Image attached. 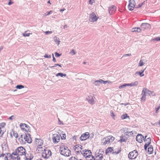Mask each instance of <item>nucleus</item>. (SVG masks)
Returning <instances> with one entry per match:
<instances>
[{"label":"nucleus","mask_w":160,"mask_h":160,"mask_svg":"<svg viewBox=\"0 0 160 160\" xmlns=\"http://www.w3.org/2000/svg\"><path fill=\"white\" fill-rule=\"evenodd\" d=\"M19 141L22 144H25L26 142L31 143L32 142V139L29 134H22L19 138Z\"/></svg>","instance_id":"f257e3e1"},{"label":"nucleus","mask_w":160,"mask_h":160,"mask_svg":"<svg viewBox=\"0 0 160 160\" xmlns=\"http://www.w3.org/2000/svg\"><path fill=\"white\" fill-rule=\"evenodd\" d=\"M114 140V138L111 136H108L104 138L102 141L103 145H105L112 143Z\"/></svg>","instance_id":"f03ea898"},{"label":"nucleus","mask_w":160,"mask_h":160,"mask_svg":"<svg viewBox=\"0 0 160 160\" xmlns=\"http://www.w3.org/2000/svg\"><path fill=\"white\" fill-rule=\"evenodd\" d=\"M60 151V153L65 156H69L71 154V151L67 147L66 148L64 147H61Z\"/></svg>","instance_id":"7ed1b4c3"},{"label":"nucleus","mask_w":160,"mask_h":160,"mask_svg":"<svg viewBox=\"0 0 160 160\" xmlns=\"http://www.w3.org/2000/svg\"><path fill=\"white\" fill-rule=\"evenodd\" d=\"M19 156L24 155L26 152L25 149L23 147L21 146L17 148L15 151Z\"/></svg>","instance_id":"20e7f679"},{"label":"nucleus","mask_w":160,"mask_h":160,"mask_svg":"<svg viewBox=\"0 0 160 160\" xmlns=\"http://www.w3.org/2000/svg\"><path fill=\"white\" fill-rule=\"evenodd\" d=\"M8 153V155L12 160H20V156L15 151L13 152L11 154Z\"/></svg>","instance_id":"39448f33"},{"label":"nucleus","mask_w":160,"mask_h":160,"mask_svg":"<svg viewBox=\"0 0 160 160\" xmlns=\"http://www.w3.org/2000/svg\"><path fill=\"white\" fill-rule=\"evenodd\" d=\"M138 156V151L136 150H134L129 153L128 157L131 159H135Z\"/></svg>","instance_id":"423d86ee"},{"label":"nucleus","mask_w":160,"mask_h":160,"mask_svg":"<svg viewBox=\"0 0 160 160\" xmlns=\"http://www.w3.org/2000/svg\"><path fill=\"white\" fill-rule=\"evenodd\" d=\"M20 127L21 129L23 131L28 132L30 131V127L25 123H21Z\"/></svg>","instance_id":"0eeeda50"},{"label":"nucleus","mask_w":160,"mask_h":160,"mask_svg":"<svg viewBox=\"0 0 160 160\" xmlns=\"http://www.w3.org/2000/svg\"><path fill=\"white\" fill-rule=\"evenodd\" d=\"M98 17H97L94 12H92L89 16V20L91 22L96 21Z\"/></svg>","instance_id":"6e6552de"},{"label":"nucleus","mask_w":160,"mask_h":160,"mask_svg":"<svg viewBox=\"0 0 160 160\" xmlns=\"http://www.w3.org/2000/svg\"><path fill=\"white\" fill-rule=\"evenodd\" d=\"M82 146L80 145H77L74 146L73 149L77 154H82Z\"/></svg>","instance_id":"1a4fd4ad"},{"label":"nucleus","mask_w":160,"mask_h":160,"mask_svg":"<svg viewBox=\"0 0 160 160\" xmlns=\"http://www.w3.org/2000/svg\"><path fill=\"white\" fill-rule=\"evenodd\" d=\"M52 140L54 144L58 143L60 140V136L57 134H55L52 135Z\"/></svg>","instance_id":"9d476101"},{"label":"nucleus","mask_w":160,"mask_h":160,"mask_svg":"<svg viewBox=\"0 0 160 160\" xmlns=\"http://www.w3.org/2000/svg\"><path fill=\"white\" fill-rule=\"evenodd\" d=\"M129 4L128 6V9L130 11H132L136 4L134 0H129Z\"/></svg>","instance_id":"9b49d317"},{"label":"nucleus","mask_w":160,"mask_h":160,"mask_svg":"<svg viewBox=\"0 0 160 160\" xmlns=\"http://www.w3.org/2000/svg\"><path fill=\"white\" fill-rule=\"evenodd\" d=\"M99 152L95 153V160H102L103 157V155L102 154L100 153Z\"/></svg>","instance_id":"f8f14e48"},{"label":"nucleus","mask_w":160,"mask_h":160,"mask_svg":"<svg viewBox=\"0 0 160 160\" xmlns=\"http://www.w3.org/2000/svg\"><path fill=\"white\" fill-rule=\"evenodd\" d=\"M109 82V81H105L102 79H100L98 80L94 81L93 82V83L95 85L97 86H99L100 85V83H103L104 84H105L107 83V82Z\"/></svg>","instance_id":"ddd939ff"},{"label":"nucleus","mask_w":160,"mask_h":160,"mask_svg":"<svg viewBox=\"0 0 160 160\" xmlns=\"http://www.w3.org/2000/svg\"><path fill=\"white\" fill-rule=\"evenodd\" d=\"M89 137V133L88 132H86L83 134L80 138L81 141H83L88 138Z\"/></svg>","instance_id":"4468645a"},{"label":"nucleus","mask_w":160,"mask_h":160,"mask_svg":"<svg viewBox=\"0 0 160 160\" xmlns=\"http://www.w3.org/2000/svg\"><path fill=\"white\" fill-rule=\"evenodd\" d=\"M150 28V25L148 23H143L141 25V31H144L146 29Z\"/></svg>","instance_id":"2eb2a0df"},{"label":"nucleus","mask_w":160,"mask_h":160,"mask_svg":"<svg viewBox=\"0 0 160 160\" xmlns=\"http://www.w3.org/2000/svg\"><path fill=\"white\" fill-rule=\"evenodd\" d=\"M84 152L82 154L85 158H89L92 155V152L90 150H85L82 151Z\"/></svg>","instance_id":"dca6fc26"},{"label":"nucleus","mask_w":160,"mask_h":160,"mask_svg":"<svg viewBox=\"0 0 160 160\" xmlns=\"http://www.w3.org/2000/svg\"><path fill=\"white\" fill-rule=\"evenodd\" d=\"M34 144L37 147L36 151L37 152V153H39L40 150V148L39 147V146H40L39 139L36 138H35V140Z\"/></svg>","instance_id":"f3484780"},{"label":"nucleus","mask_w":160,"mask_h":160,"mask_svg":"<svg viewBox=\"0 0 160 160\" xmlns=\"http://www.w3.org/2000/svg\"><path fill=\"white\" fill-rule=\"evenodd\" d=\"M25 158V160H31L33 158V155L30 152H28L24 154Z\"/></svg>","instance_id":"a211bd4d"},{"label":"nucleus","mask_w":160,"mask_h":160,"mask_svg":"<svg viewBox=\"0 0 160 160\" xmlns=\"http://www.w3.org/2000/svg\"><path fill=\"white\" fill-rule=\"evenodd\" d=\"M6 125L5 123L4 122L0 123V134H3L4 131H5V127Z\"/></svg>","instance_id":"6ab92c4d"},{"label":"nucleus","mask_w":160,"mask_h":160,"mask_svg":"<svg viewBox=\"0 0 160 160\" xmlns=\"http://www.w3.org/2000/svg\"><path fill=\"white\" fill-rule=\"evenodd\" d=\"M136 140L139 143H141L142 142V140H144L143 136L141 134H138L136 138Z\"/></svg>","instance_id":"aec40b11"},{"label":"nucleus","mask_w":160,"mask_h":160,"mask_svg":"<svg viewBox=\"0 0 160 160\" xmlns=\"http://www.w3.org/2000/svg\"><path fill=\"white\" fill-rule=\"evenodd\" d=\"M146 90H147V88H143L142 93V96L141 98L142 100L144 101L146 99V94H147Z\"/></svg>","instance_id":"412c9836"},{"label":"nucleus","mask_w":160,"mask_h":160,"mask_svg":"<svg viewBox=\"0 0 160 160\" xmlns=\"http://www.w3.org/2000/svg\"><path fill=\"white\" fill-rule=\"evenodd\" d=\"M116 10V6L114 5H112L109 7L108 9V12L110 14H112L115 12Z\"/></svg>","instance_id":"4be33fe9"},{"label":"nucleus","mask_w":160,"mask_h":160,"mask_svg":"<svg viewBox=\"0 0 160 160\" xmlns=\"http://www.w3.org/2000/svg\"><path fill=\"white\" fill-rule=\"evenodd\" d=\"M10 136L12 138H17L18 136L17 132L15 131L12 130L10 132Z\"/></svg>","instance_id":"5701e85b"},{"label":"nucleus","mask_w":160,"mask_h":160,"mask_svg":"<svg viewBox=\"0 0 160 160\" xmlns=\"http://www.w3.org/2000/svg\"><path fill=\"white\" fill-rule=\"evenodd\" d=\"M87 99L88 102L92 105L94 104L95 103V101L92 96H88V97L87 98Z\"/></svg>","instance_id":"b1692460"},{"label":"nucleus","mask_w":160,"mask_h":160,"mask_svg":"<svg viewBox=\"0 0 160 160\" xmlns=\"http://www.w3.org/2000/svg\"><path fill=\"white\" fill-rule=\"evenodd\" d=\"M44 150H41V151H42V157L44 158H47L48 156V155L46 153V152L48 151L47 150H46L44 148Z\"/></svg>","instance_id":"393cba45"},{"label":"nucleus","mask_w":160,"mask_h":160,"mask_svg":"<svg viewBox=\"0 0 160 160\" xmlns=\"http://www.w3.org/2000/svg\"><path fill=\"white\" fill-rule=\"evenodd\" d=\"M127 139L124 136L122 135L120 137V139L118 141L121 143L122 142H126L127 141Z\"/></svg>","instance_id":"a878e982"},{"label":"nucleus","mask_w":160,"mask_h":160,"mask_svg":"<svg viewBox=\"0 0 160 160\" xmlns=\"http://www.w3.org/2000/svg\"><path fill=\"white\" fill-rule=\"evenodd\" d=\"M141 31L140 28H135L132 29V32H140Z\"/></svg>","instance_id":"bb28decb"},{"label":"nucleus","mask_w":160,"mask_h":160,"mask_svg":"<svg viewBox=\"0 0 160 160\" xmlns=\"http://www.w3.org/2000/svg\"><path fill=\"white\" fill-rule=\"evenodd\" d=\"M145 69H144L143 70H141L140 71L138 72H136L135 74H139V75H140V77H142L144 76V74H143V73L145 71Z\"/></svg>","instance_id":"cd10ccee"},{"label":"nucleus","mask_w":160,"mask_h":160,"mask_svg":"<svg viewBox=\"0 0 160 160\" xmlns=\"http://www.w3.org/2000/svg\"><path fill=\"white\" fill-rule=\"evenodd\" d=\"M148 152L149 154H152L153 152V148L152 146H150L148 148Z\"/></svg>","instance_id":"c85d7f7f"},{"label":"nucleus","mask_w":160,"mask_h":160,"mask_svg":"<svg viewBox=\"0 0 160 160\" xmlns=\"http://www.w3.org/2000/svg\"><path fill=\"white\" fill-rule=\"evenodd\" d=\"M146 142L145 144H147L148 146H149V144L151 142V139L150 137L147 138L146 140L145 141Z\"/></svg>","instance_id":"c756f323"},{"label":"nucleus","mask_w":160,"mask_h":160,"mask_svg":"<svg viewBox=\"0 0 160 160\" xmlns=\"http://www.w3.org/2000/svg\"><path fill=\"white\" fill-rule=\"evenodd\" d=\"M54 40L56 43L58 44V45L60 42L59 38L58 37L55 36L54 38Z\"/></svg>","instance_id":"7c9ffc66"},{"label":"nucleus","mask_w":160,"mask_h":160,"mask_svg":"<svg viewBox=\"0 0 160 160\" xmlns=\"http://www.w3.org/2000/svg\"><path fill=\"white\" fill-rule=\"evenodd\" d=\"M138 84V82L137 81L135 82H134L132 83H128V86L131 87L137 86Z\"/></svg>","instance_id":"2f4dec72"},{"label":"nucleus","mask_w":160,"mask_h":160,"mask_svg":"<svg viewBox=\"0 0 160 160\" xmlns=\"http://www.w3.org/2000/svg\"><path fill=\"white\" fill-rule=\"evenodd\" d=\"M147 91V94L149 96H151L152 95V96H155V94L154 93V94H153V92H152L149 90L148 89H147V90H146Z\"/></svg>","instance_id":"473e14b6"},{"label":"nucleus","mask_w":160,"mask_h":160,"mask_svg":"<svg viewBox=\"0 0 160 160\" xmlns=\"http://www.w3.org/2000/svg\"><path fill=\"white\" fill-rule=\"evenodd\" d=\"M113 151V148L112 147H109L108 148L106 151V153L107 154L108 152H110Z\"/></svg>","instance_id":"72a5a7b5"},{"label":"nucleus","mask_w":160,"mask_h":160,"mask_svg":"<svg viewBox=\"0 0 160 160\" xmlns=\"http://www.w3.org/2000/svg\"><path fill=\"white\" fill-rule=\"evenodd\" d=\"M125 134L128 136H131L132 135L133 133L132 131L130 132H124Z\"/></svg>","instance_id":"f704fd0d"},{"label":"nucleus","mask_w":160,"mask_h":160,"mask_svg":"<svg viewBox=\"0 0 160 160\" xmlns=\"http://www.w3.org/2000/svg\"><path fill=\"white\" fill-rule=\"evenodd\" d=\"M128 86V83H124L122 85H120L119 87V89H122L125 88L126 86Z\"/></svg>","instance_id":"c9c22d12"},{"label":"nucleus","mask_w":160,"mask_h":160,"mask_svg":"<svg viewBox=\"0 0 160 160\" xmlns=\"http://www.w3.org/2000/svg\"><path fill=\"white\" fill-rule=\"evenodd\" d=\"M66 74H63L61 72H59L56 74V76H60L61 77H62L63 76H66Z\"/></svg>","instance_id":"e433bc0d"},{"label":"nucleus","mask_w":160,"mask_h":160,"mask_svg":"<svg viewBox=\"0 0 160 160\" xmlns=\"http://www.w3.org/2000/svg\"><path fill=\"white\" fill-rule=\"evenodd\" d=\"M127 118H129V116L126 113L122 115L121 116V118L122 119H125Z\"/></svg>","instance_id":"4c0bfd02"},{"label":"nucleus","mask_w":160,"mask_h":160,"mask_svg":"<svg viewBox=\"0 0 160 160\" xmlns=\"http://www.w3.org/2000/svg\"><path fill=\"white\" fill-rule=\"evenodd\" d=\"M16 88L18 89H21L24 88V86L22 85H18L16 86Z\"/></svg>","instance_id":"58836bf2"},{"label":"nucleus","mask_w":160,"mask_h":160,"mask_svg":"<svg viewBox=\"0 0 160 160\" xmlns=\"http://www.w3.org/2000/svg\"><path fill=\"white\" fill-rule=\"evenodd\" d=\"M144 64V63H143V61L141 60H140L139 63H138V66H143Z\"/></svg>","instance_id":"ea45409f"},{"label":"nucleus","mask_w":160,"mask_h":160,"mask_svg":"<svg viewBox=\"0 0 160 160\" xmlns=\"http://www.w3.org/2000/svg\"><path fill=\"white\" fill-rule=\"evenodd\" d=\"M26 32H25V33H22V35L24 37H28L29 36L30 34H32V33H26Z\"/></svg>","instance_id":"a19ab883"},{"label":"nucleus","mask_w":160,"mask_h":160,"mask_svg":"<svg viewBox=\"0 0 160 160\" xmlns=\"http://www.w3.org/2000/svg\"><path fill=\"white\" fill-rule=\"evenodd\" d=\"M61 139L62 140H65L66 138V136L65 134H62V136H61Z\"/></svg>","instance_id":"79ce46f5"},{"label":"nucleus","mask_w":160,"mask_h":160,"mask_svg":"<svg viewBox=\"0 0 160 160\" xmlns=\"http://www.w3.org/2000/svg\"><path fill=\"white\" fill-rule=\"evenodd\" d=\"M7 155V153L4 154L2 153L1 151H0V158L5 157V156Z\"/></svg>","instance_id":"37998d69"},{"label":"nucleus","mask_w":160,"mask_h":160,"mask_svg":"<svg viewBox=\"0 0 160 160\" xmlns=\"http://www.w3.org/2000/svg\"><path fill=\"white\" fill-rule=\"evenodd\" d=\"M61 54H59L57 52H55V55L56 57H59L61 55Z\"/></svg>","instance_id":"c03bdc74"},{"label":"nucleus","mask_w":160,"mask_h":160,"mask_svg":"<svg viewBox=\"0 0 160 160\" xmlns=\"http://www.w3.org/2000/svg\"><path fill=\"white\" fill-rule=\"evenodd\" d=\"M57 66H59L60 67H61V64H54V66H51V67H50V68H54V67H56Z\"/></svg>","instance_id":"a18cd8bd"},{"label":"nucleus","mask_w":160,"mask_h":160,"mask_svg":"<svg viewBox=\"0 0 160 160\" xmlns=\"http://www.w3.org/2000/svg\"><path fill=\"white\" fill-rule=\"evenodd\" d=\"M152 40L153 41H160V37H157L155 38H153L152 39Z\"/></svg>","instance_id":"49530a36"},{"label":"nucleus","mask_w":160,"mask_h":160,"mask_svg":"<svg viewBox=\"0 0 160 160\" xmlns=\"http://www.w3.org/2000/svg\"><path fill=\"white\" fill-rule=\"evenodd\" d=\"M160 108V104L157 105L155 107V110H159Z\"/></svg>","instance_id":"de8ad7c7"},{"label":"nucleus","mask_w":160,"mask_h":160,"mask_svg":"<svg viewBox=\"0 0 160 160\" xmlns=\"http://www.w3.org/2000/svg\"><path fill=\"white\" fill-rule=\"evenodd\" d=\"M71 54H72V55H75L76 54V52L75 51L74 49H72L70 52Z\"/></svg>","instance_id":"09e8293b"},{"label":"nucleus","mask_w":160,"mask_h":160,"mask_svg":"<svg viewBox=\"0 0 160 160\" xmlns=\"http://www.w3.org/2000/svg\"><path fill=\"white\" fill-rule=\"evenodd\" d=\"M45 58H51V56L50 55H48L47 54H45L44 56Z\"/></svg>","instance_id":"8fccbe9b"},{"label":"nucleus","mask_w":160,"mask_h":160,"mask_svg":"<svg viewBox=\"0 0 160 160\" xmlns=\"http://www.w3.org/2000/svg\"><path fill=\"white\" fill-rule=\"evenodd\" d=\"M91 158L87 159V160H95V157L94 156L91 155Z\"/></svg>","instance_id":"3c124183"},{"label":"nucleus","mask_w":160,"mask_h":160,"mask_svg":"<svg viewBox=\"0 0 160 160\" xmlns=\"http://www.w3.org/2000/svg\"><path fill=\"white\" fill-rule=\"evenodd\" d=\"M69 160H78L74 157H72L69 159Z\"/></svg>","instance_id":"603ef678"},{"label":"nucleus","mask_w":160,"mask_h":160,"mask_svg":"<svg viewBox=\"0 0 160 160\" xmlns=\"http://www.w3.org/2000/svg\"><path fill=\"white\" fill-rule=\"evenodd\" d=\"M131 56V54L130 53L124 54L123 55L122 58L124 57L130 56Z\"/></svg>","instance_id":"864d4df0"},{"label":"nucleus","mask_w":160,"mask_h":160,"mask_svg":"<svg viewBox=\"0 0 160 160\" xmlns=\"http://www.w3.org/2000/svg\"><path fill=\"white\" fill-rule=\"evenodd\" d=\"M94 2V0H89V4H92Z\"/></svg>","instance_id":"5fc2aeb1"},{"label":"nucleus","mask_w":160,"mask_h":160,"mask_svg":"<svg viewBox=\"0 0 160 160\" xmlns=\"http://www.w3.org/2000/svg\"><path fill=\"white\" fill-rule=\"evenodd\" d=\"M110 113H111V116L112 118H114L115 116V115L112 112V111H111L110 112Z\"/></svg>","instance_id":"6e6d98bb"},{"label":"nucleus","mask_w":160,"mask_h":160,"mask_svg":"<svg viewBox=\"0 0 160 160\" xmlns=\"http://www.w3.org/2000/svg\"><path fill=\"white\" fill-rule=\"evenodd\" d=\"M58 124L60 125H63L64 124L61 121L59 118H58Z\"/></svg>","instance_id":"4d7b16f0"},{"label":"nucleus","mask_w":160,"mask_h":160,"mask_svg":"<svg viewBox=\"0 0 160 160\" xmlns=\"http://www.w3.org/2000/svg\"><path fill=\"white\" fill-rule=\"evenodd\" d=\"M13 2H12L11 0H9V2L8 3V5H11V4H13Z\"/></svg>","instance_id":"13d9d810"},{"label":"nucleus","mask_w":160,"mask_h":160,"mask_svg":"<svg viewBox=\"0 0 160 160\" xmlns=\"http://www.w3.org/2000/svg\"><path fill=\"white\" fill-rule=\"evenodd\" d=\"M45 34L46 35L48 34H51L52 33V32L51 31H46L45 32Z\"/></svg>","instance_id":"bf43d9fd"},{"label":"nucleus","mask_w":160,"mask_h":160,"mask_svg":"<svg viewBox=\"0 0 160 160\" xmlns=\"http://www.w3.org/2000/svg\"><path fill=\"white\" fill-rule=\"evenodd\" d=\"M52 58H53L52 61L54 62H56V60L55 58L54 57L53 54H52Z\"/></svg>","instance_id":"052dcab7"},{"label":"nucleus","mask_w":160,"mask_h":160,"mask_svg":"<svg viewBox=\"0 0 160 160\" xmlns=\"http://www.w3.org/2000/svg\"><path fill=\"white\" fill-rule=\"evenodd\" d=\"M158 111H155L153 113V114L154 115L156 116L157 115L158 113Z\"/></svg>","instance_id":"680f3d73"},{"label":"nucleus","mask_w":160,"mask_h":160,"mask_svg":"<svg viewBox=\"0 0 160 160\" xmlns=\"http://www.w3.org/2000/svg\"><path fill=\"white\" fill-rule=\"evenodd\" d=\"M52 12V10H51L47 12H46L47 15H49L50 14H51V12Z\"/></svg>","instance_id":"e2e57ef3"},{"label":"nucleus","mask_w":160,"mask_h":160,"mask_svg":"<svg viewBox=\"0 0 160 160\" xmlns=\"http://www.w3.org/2000/svg\"><path fill=\"white\" fill-rule=\"evenodd\" d=\"M120 151H121L120 150H118L117 151V152H116V151L112 153L113 154L115 153V154H118V153H119Z\"/></svg>","instance_id":"0e129e2a"},{"label":"nucleus","mask_w":160,"mask_h":160,"mask_svg":"<svg viewBox=\"0 0 160 160\" xmlns=\"http://www.w3.org/2000/svg\"><path fill=\"white\" fill-rule=\"evenodd\" d=\"M122 104H124V105L125 106H126L127 105H129V106H128L127 107L128 108L129 107L130 108L131 107L130 105L128 103H125V104L122 103Z\"/></svg>","instance_id":"69168bd1"},{"label":"nucleus","mask_w":160,"mask_h":160,"mask_svg":"<svg viewBox=\"0 0 160 160\" xmlns=\"http://www.w3.org/2000/svg\"><path fill=\"white\" fill-rule=\"evenodd\" d=\"M148 146H149L147 144H145L144 146V149L146 150L147 149L148 147Z\"/></svg>","instance_id":"338daca9"},{"label":"nucleus","mask_w":160,"mask_h":160,"mask_svg":"<svg viewBox=\"0 0 160 160\" xmlns=\"http://www.w3.org/2000/svg\"><path fill=\"white\" fill-rule=\"evenodd\" d=\"M13 118H14V116H12L11 117H9V119L10 120H12L13 119Z\"/></svg>","instance_id":"774afa93"}]
</instances>
